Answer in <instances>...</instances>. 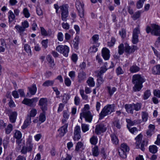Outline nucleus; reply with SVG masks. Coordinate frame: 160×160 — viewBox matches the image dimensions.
<instances>
[{"mask_svg":"<svg viewBox=\"0 0 160 160\" xmlns=\"http://www.w3.org/2000/svg\"><path fill=\"white\" fill-rule=\"evenodd\" d=\"M106 89L108 92L110 96H112L113 93L116 91L117 88L114 87L111 88L110 86H107Z\"/></svg>","mask_w":160,"mask_h":160,"instance_id":"aec40b11","label":"nucleus"},{"mask_svg":"<svg viewBox=\"0 0 160 160\" xmlns=\"http://www.w3.org/2000/svg\"><path fill=\"white\" fill-rule=\"evenodd\" d=\"M56 50L62 54L64 56L67 57L69 51V47L66 45H59L56 48Z\"/></svg>","mask_w":160,"mask_h":160,"instance_id":"39448f33","label":"nucleus"},{"mask_svg":"<svg viewBox=\"0 0 160 160\" xmlns=\"http://www.w3.org/2000/svg\"><path fill=\"white\" fill-rule=\"evenodd\" d=\"M80 93L82 99L83 100H87L88 99V96L84 94V90L82 89L80 90Z\"/></svg>","mask_w":160,"mask_h":160,"instance_id":"3c124183","label":"nucleus"},{"mask_svg":"<svg viewBox=\"0 0 160 160\" xmlns=\"http://www.w3.org/2000/svg\"><path fill=\"white\" fill-rule=\"evenodd\" d=\"M42 44L43 47L45 48H47L48 43V40L46 39V40H43L42 41Z\"/></svg>","mask_w":160,"mask_h":160,"instance_id":"69168bd1","label":"nucleus"},{"mask_svg":"<svg viewBox=\"0 0 160 160\" xmlns=\"http://www.w3.org/2000/svg\"><path fill=\"white\" fill-rule=\"evenodd\" d=\"M13 126L11 124H9L5 129V132L7 134H9L12 130Z\"/></svg>","mask_w":160,"mask_h":160,"instance_id":"a18cd8bd","label":"nucleus"},{"mask_svg":"<svg viewBox=\"0 0 160 160\" xmlns=\"http://www.w3.org/2000/svg\"><path fill=\"white\" fill-rule=\"evenodd\" d=\"M98 48L94 45L91 47L89 49V52L91 53H94L97 51Z\"/></svg>","mask_w":160,"mask_h":160,"instance_id":"774afa93","label":"nucleus"},{"mask_svg":"<svg viewBox=\"0 0 160 160\" xmlns=\"http://www.w3.org/2000/svg\"><path fill=\"white\" fill-rule=\"evenodd\" d=\"M87 82L90 87H92L95 85V82L93 80V78H89L87 80Z\"/></svg>","mask_w":160,"mask_h":160,"instance_id":"58836bf2","label":"nucleus"},{"mask_svg":"<svg viewBox=\"0 0 160 160\" xmlns=\"http://www.w3.org/2000/svg\"><path fill=\"white\" fill-rule=\"evenodd\" d=\"M151 95V92L150 90H146L144 93L143 98L144 100L147 99Z\"/></svg>","mask_w":160,"mask_h":160,"instance_id":"09e8293b","label":"nucleus"},{"mask_svg":"<svg viewBox=\"0 0 160 160\" xmlns=\"http://www.w3.org/2000/svg\"><path fill=\"white\" fill-rule=\"evenodd\" d=\"M125 108L127 112L132 114H133L134 109L132 103L126 104L125 106Z\"/></svg>","mask_w":160,"mask_h":160,"instance_id":"dca6fc26","label":"nucleus"},{"mask_svg":"<svg viewBox=\"0 0 160 160\" xmlns=\"http://www.w3.org/2000/svg\"><path fill=\"white\" fill-rule=\"evenodd\" d=\"M8 14L9 22L11 23L15 19V16L13 12L11 10L9 11Z\"/></svg>","mask_w":160,"mask_h":160,"instance_id":"b1692460","label":"nucleus"},{"mask_svg":"<svg viewBox=\"0 0 160 160\" xmlns=\"http://www.w3.org/2000/svg\"><path fill=\"white\" fill-rule=\"evenodd\" d=\"M64 82L66 86L69 87L71 85V81L68 78H65Z\"/></svg>","mask_w":160,"mask_h":160,"instance_id":"680f3d73","label":"nucleus"},{"mask_svg":"<svg viewBox=\"0 0 160 160\" xmlns=\"http://www.w3.org/2000/svg\"><path fill=\"white\" fill-rule=\"evenodd\" d=\"M78 81L80 82L81 81L86 78V74L83 71L78 73Z\"/></svg>","mask_w":160,"mask_h":160,"instance_id":"4be33fe9","label":"nucleus"},{"mask_svg":"<svg viewBox=\"0 0 160 160\" xmlns=\"http://www.w3.org/2000/svg\"><path fill=\"white\" fill-rule=\"evenodd\" d=\"M142 138V135L141 134H139L136 138V148H138L139 147V145L141 142V141Z\"/></svg>","mask_w":160,"mask_h":160,"instance_id":"c85d7f7f","label":"nucleus"},{"mask_svg":"<svg viewBox=\"0 0 160 160\" xmlns=\"http://www.w3.org/2000/svg\"><path fill=\"white\" fill-rule=\"evenodd\" d=\"M33 144L31 139L29 138L27 140L25 145L22 147L20 152L24 155H26L28 152H31L32 150Z\"/></svg>","mask_w":160,"mask_h":160,"instance_id":"7ed1b4c3","label":"nucleus"},{"mask_svg":"<svg viewBox=\"0 0 160 160\" xmlns=\"http://www.w3.org/2000/svg\"><path fill=\"white\" fill-rule=\"evenodd\" d=\"M61 11L62 20L64 21L67 20V18L68 15V6L67 4L63 5L60 7Z\"/></svg>","mask_w":160,"mask_h":160,"instance_id":"20e7f679","label":"nucleus"},{"mask_svg":"<svg viewBox=\"0 0 160 160\" xmlns=\"http://www.w3.org/2000/svg\"><path fill=\"white\" fill-rule=\"evenodd\" d=\"M111 138L112 142L113 144H118L119 141L116 136L115 134H111Z\"/></svg>","mask_w":160,"mask_h":160,"instance_id":"c9c22d12","label":"nucleus"},{"mask_svg":"<svg viewBox=\"0 0 160 160\" xmlns=\"http://www.w3.org/2000/svg\"><path fill=\"white\" fill-rule=\"evenodd\" d=\"M107 128L103 124H98L96 126L95 133L97 135L100 134L106 131Z\"/></svg>","mask_w":160,"mask_h":160,"instance_id":"1a4fd4ad","label":"nucleus"},{"mask_svg":"<svg viewBox=\"0 0 160 160\" xmlns=\"http://www.w3.org/2000/svg\"><path fill=\"white\" fill-rule=\"evenodd\" d=\"M37 113V110L35 108H32L30 111V115H28L30 118L34 117Z\"/></svg>","mask_w":160,"mask_h":160,"instance_id":"4d7b16f0","label":"nucleus"},{"mask_svg":"<svg viewBox=\"0 0 160 160\" xmlns=\"http://www.w3.org/2000/svg\"><path fill=\"white\" fill-rule=\"evenodd\" d=\"M142 12L141 10L138 11L136 12L132 16V18L134 21L136 20L139 19L141 17V14Z\"/></svg>","mask_w":160,"mask_h":160,"instance_id":"412c9836","label":"nucleus"},{"mask_svg":"<svg viewBox=\"0 0 160 160\" xmlns=\"http://www.w3.org/2000/svg\"><path fill=\"white\" fill-rule=\"evenodd\" d=\"M133 105L134 107V110L137 111L140 110L142 108V104L141 103L137 102L136 104L133 103Z\"/></svg>","mask_w":160,"mask_h":160,"instance_id":"72a5a7b5","label":"nucleus"},{"mask_svg":"<svg viewBox=\"0 0 160 160\" xmlns=\"http://www.w3.org/2000/svg\"><path fill=\"white\" fill-rule=\"evenodd\" d=\"M151 26L152 28V35L156 36L160 35V26L155 24H152Z\"/></svg>","mask_w":160,"mask_h":160,"instance_id":"9b49d317","label":"nucleus"},{"mask_svg":"<svg viewBox=\"0 0 160 160\" xmlns=\"http://www.w3.org/2000/svg\"><path fill=\"white\" fill-rule=\"evenodd\" d=\"M92 153L93 156L94 157H97L99 155V152L97 146H95L92 148Z\"/></svg>","mask_w":160,"mask_h":160,"instance_id":"cd10ccee","label":"nucleus"},{"mask_svg":"<svg viewBox=\"0 0 160 160\" xmlns=\"http://www.w3.org/2000/svg\"><path fill=\"white\" fill-rule=\"evenodd\" d=\"M24 50L28 53V55H31V50L29 45L28 44H25L24 47Z\"/></svg>","mask_w":160,"mask_h":160,"instance_id":"49530a36","label":"nucleus"},{"mask_svg":"<svg viewBox=\"0 0 160 160\" xmlns=\"http://www.w3.org/2000/svg\"><path fill=\"white\" fill-rule=\"evenodd\" d=\"M63 97L62 99V101L65 103H66L70 98V96L69 94L64 93L63 95Z\"/></svg>","mask_w":160,"mask_h":160,"instance_id":"de8ad7c7","label":"nucleus"},{"mask_svg":"<svg viewBox=\"0 0 160 160\" xmlns=\"http://www.w3.org/2000/svg\"><path fill=\"white\" fill-rule=\"evenodd\" d=\"M83 143L81 142H78L76 145L75 148V150L78 151L79 149L83 146Z\"/></svg>","mask_w":160,"mask_h":160,"instance_id":"e2e57ef3","label":"nucleus"},{"mask_svg":"<svg viewBox=\"0 0 160 160\" xmlns=\"http://www.w3.org/2000/svg\"><path fill=\"white\" fill-rule=\"evenodd\" d=\"M22 13L24 16V17L27 18L30 17V14L28 10L26 8L23 9L22 11Z\"/></svg>","mask_w":160,"mask_h":160,"instance_id":"79ce46f5","label":"nucleus"},{"mask_svg":"<svg viewBox=\"0 0 160 160\" xmlns=\"http://www.w3.org/2000/svg\"><path fill=\"white\" fill-rule=\"evenodd\" d=\"M146 134L147 136H151L154 133L155 127L154 125L151 124L149 125Z\"/></svg>","mask_w":160,"mask_h":160,"instance_id":"6ab92c4d","label":"nucleus"},{"mask_svg":"<svg viewBox=\"0 0 160 160\" xmlns=\"http://www.w3.org/2000/svg\"><path fill=\"white\" fill-rule=\"evenodd\" d=\"M142 118L143 122H146L148 119V113L146 111H143L141 112Z\"/></svg>","mask_w":160,"mask_h":160,"instance_id":"473e14b6","label":"nucleus"},{"mask_svg":"<svg viewBox=\"0 0 160 160\" xmlns=\"http://www.w3.org/2000/svg\"><path fill=\"white\" fill-rule=\"evenodd\" d=\"M81 128L82 131L83 132H85L88 131L89 126L84 123H82L81 124Z\"/></svg>","mask_w":160,"mask_h":160,"instance_id":"c03bdc74","label":"nucleus"},{"mask_svg":"<svg viewBox=\"0 0 160 160\" xmlns=\"http://www.w3.org/2000/svg\"><path fill=\"white\" fill-rule=\"evenodd\" d=\"M152 73L155 74H160V65L155 66L152 69Z\"/></svg>","mask_w":160,"mask_h":160,"instance_id":"393cba45","label":"nucleus"},{"mask_svg":"<svg viewBox=\"0 0 160 160\" xmlns=\"http://www.w3.org/2000/svg\"><path fill=\"white\" fill-rule=\"evenodd\" d=\"M68 124L65 123L64 125L61 127L58 130L59 132V134L61 137L64 136V134L67 132V128L68 127Z\"/></svg>","mask_w":160,"mask_h":160,"instance_id":"2eb2a0df","label":"nucleus"},{"mask_svg":"<svg viewBox=\"0 0 160 160\" xmlns=\"http://www.w3.org/2000/svg\"><path fill=\"white\" fill-rule=\"evenodd\" d=\"M38 98H34L32 99L25 98L22 102V103L31 107L35 106V103L37 101Z\"/></svg>","mask_w":160,"mask_h":160,"instance_id":"6e6552de","label":"nucleus"},{"mask_svg":"<svg viewBox=\"0 0 160 160\" xmlns=\"http://www.w3.org/2000/svg\"><path fill=\"white\" fill-rule=\"evenodd\" d=\"M92 116L90 111L85 110L83 112L80 113V118L82 119V117L85 118L86 121L90 122H91Z\"/></svg>","mask_w":160,"mask_h":160,"instance_id":"423d86ee","label":"nucleus"},{"mask_svg":"<svg viewBox=\"0 0 160 160\" xmlns=\"http://www.w3.org/2000/svg\"><path fill=\"white\" fill-rule=\"evenodd\" d=\"M17 115V113L15 112H12L10 113L9 118L10 121L11 122L14 123L15 122Z\"/></svg>","mask_w":160,"mask_h":160,"instance_id":"f3484780","label":"nucleus"},{"mask_svg":"<svg viewBox=\"0 0 160 160\" xmlns=\"http://www.w3.org/2000/svg\"><path fill=\"white\" fill-rule=\"evenodd\" d=\"M91 143L93 145H96L98 142V139L97 137L95 136H93L90 139Z\"/></svg>","mask_w":160,"mask_h":160,"instance_id":"603ef678","label":"nucleus"},{"mask_svg":"<svg viewBox=\"0 0 160 160\" xmlns=\"http://www.w3.org/2000/svg\"><path fill=\"white\" fill-rule=\"evenodd\" d=\"M125 51L124 46L122 43L118 47V52L120 55L122 54Z\"/></svg>","mask_w":160,"mask_h":160,"instance_id":"ea45409f","label":"nucleus"},{"mask_svg":"<svg viewBox=\"0 0 160 160\" xmlns=\"http://www.w3.org/2000/svg\"><path fill=\"white\" fill-rule=\"evenodd\" d=\"M38 105L42 112L47 111L48 109V100L47 98H40L39 101Z\"/></svg>","mask_w":160,"mask_h":160,"instance_id":"0eeeda50","label":"nucleus"},{"mask_svg":"<svg viewBox=\"0 0 160 160\" xmlns=\"http://www.w3.org/2000/svg\"><path fill=\"white\" fill-rule=\"evenodd\" d=\"M113 124L114 126H116L118 128L120 129L121 125L119 120L118 119H115L113 122Z\"/></svg>","mask_w":160,"mask_h":160,"instance_id":"4c0bfd02","label":"nucleus"},{"mask_svg":"<svg viewBox=\"0 0 160 160\" xmlns=\"http://www.w3.org/2000/svg\"><path fill=\"white\" fill-rule=\"evenodd\" d=\"M138 35H132V42L134 44H136L138 42Z\"/></svg>","mask_w":160,"mask_h":160,"instance_id":"5fc2aeb1","label":"nucleus"},{"mask_svg":"<svg viewBox=\"0 0 160 160\" xmlns=\"http://www.w3.org/2000/svg\"><path fill=\"white\" fill-rule=\"evenodd\" d=\"M137 49L138 48L137 46L135 45L130 46L128 43H125V51L128 54H130L133 52Z\"/></svg>","mask_w":160,"mask_h":160,"instance_id":"ddd939ff","label":"nucleus"},{"mask_svg":"<svg viewBox=\"0 0 160 160\" xmlns=\"http://www.w3.org/2000/svg\"><path fill=\"white\" fill-rule=\"evenodd\" d=\"M22 26L25 30V28L29 27V23L27 20H25L24 22H22Z\"/></svg>","mask_w":160,"mask_h":160,"instance_id":"0e129e2a","label":"nucleus"},{"mask_svg":"<svg viewBox=\"0 0 160 160\" xmlns=\"http://www.w3.org/2000/svg\"><path fill=\"white\" fill-rule=\"evenodd\" d=\"M31 122V118L28 115L27 118L25 120L23 125L22 127V129H24L30 125Z\"/></svg>","mask_w":160,"mask_h":160,"instance_id":"a211bd4d","label":"nucleus"},{"mask_svg":"<svg viewBox=\"0 0 160 160\" xmlns=\"http://www.w3.org/2000/svg\"><path fill=\"white\" fill-rule=\"evenodd\" d=\"M144 1L142 0H139L136 3V7L138 9H140L143 7Z\"/></svg>","mask_w":160,"mask_h":160,"instance_id":"8fccbe9b","label":"nucleus"},{"mask_svg":"<svg viewBox=\"0 0 160 160\" xmlns=\"http://www.w3.org/2000/svg\"><path fill=\"white\" fill-rule=\"evenodd\" d=\"M119 149L122 150V151H125L126 152H128L129 150V148L127 144L124 143L121 144V148Z\"/></svg>","mask_w":160,"mask_h":160,"instance_id":"a19ab883","label":"nucleus"},{"mask_svg":"<svg viewBox=\"0 0 160 160\" xmlns=\"http://www.w3.org/2000/svg\"><path fill=\"white\" fill-rule=\"evenodd\" d=\"M80 127L79 126H76L74 129L73 139L74 141H78L81 138Z\"/></svg>","mask_w":160,"mask_h":160,"instance_id":"9d476101","label":"nucleus"},{"mask_svg":"<svg viewBox=\"0 0 160 160\" xmlns=\"http://www.w3.org/2000/svg\"><path fill=\"white\" fill-rule=\"evenodd\" d=\"M102 56L105 60L109 59L110 56L109 50L106 48H103L102 51Z\"/></svg>","mask_w":160,"mask_h":160,"instance_id":"4468645a","label":"nucleus"},{"mask_svg":"<svg viewBox=\"0 0 160 160\" xmlns=\"http://www.w3.org/2000/svg\"><path fill=\"white\" fill-rule=\"evenodd\" d=\"M46 120L45 111L42 112L39 116V121L41 122H43Z\"/></svg>","mask_w":160,"mask_h":160,"instance_id":"37998d69","label":"nucleus"},{"mask_svg":"<svg viewBox=\"0 0 160 160\" xmlns=\"http://www.w3.org/2000/svg\"><path fill=\"white\" fill-rule=\"evenodd\" d=\"M107 69L105 67H102L99 71H97L95 72L98 76H101L107 70Z\"/></svg>","mask_w":160,"mask_h":160,"instance_id":"a878e982","label":"nucleus"},{"mask_svg":"<svg viewBox=\"0 0 160 160\" xmlns=\"http://www.w3.org/2000/svg\"><path fill=\"white\" fill-rule=\"evenodd\" d=\"M148 144V141L147 140H144L141 143V149L142 151H144L145 149L144 147L147 146Z\"/></svg>","mask_w":160,"mask_h":160,"instance_id":"6e6d98bb","label":"nucleus"},{"mask_svg":"<svg viewBox=\"0 0 160 160\" xmlns=\"http://www.w3.org/2000/svg\"><path fill=\"white\" fill-rule=\"evenodd\" d=\"M132 81L134 84L133 90L134 92H138L143 87L142 83L145 82V80L141 75L136 74L132 76Z\"/></svg>","mask_w":160,"mask_h":160,"instance_id":"f257e3e1","label":"nucleus"},{"mask_svg":"<svg viewBox=\"0 0 160 160\" xmlns=\"http://www.w3.org/2000/svg\"><path fill=\"white\" fill-rule=\"evenodd\" d=\"M149 151L152 153H155L158 151V148L155 145L150 146L149 148Z\"/></svg>","mask_w":160,"mask_h":160,"instance_id":"2f4dec72","label":"nucleus"},{"mask_svg":"<svg viewBox=\"0 0 160 160\" xmlns=\"http://www.w3.org/2000/svg\"><path fill=\"white\" fill-rule=\"evenodd\" d=\"M118 153L119 155L121 157L123 158H126L127 157L126 152L122 151V150L119 149L118 151Z\"/></svg>","mask_w":160,"mask_h":160,"instance_id":"bf43d9fd","label":"nucleus"},{"mask_svg":"<svg viewBox=\"0 0 160 160\" xmlns=\"http://www.w3.org/2000/svg\"><path fill=\"white\" fill-rule=\"evenodd\" d=\"M15 28L17 30V31L19 33L21 36L22 35V32L25 31L22 26H20L19 25H16L15 27Z\"/></svg>","mask_w":160,"mask_h":160,"instance_id":"bb28decb","label":"nucleus"},{"mask_svg":"<svg viewBox=\"0 0 160 160\" xmlns=\"http://www.w3.org/2000/svg\"><path fill=\"white\" fill-rule=\"evenodd\" d=\"M93 44L96 43L99 39V36L97 34H95L93 36L92 38Z\"/></svg>","mask_w":160,"mask_h":160,"instance_id":"13d9d810","label":"nucleus"},{"mask_svg":"<svg viewBox=\"0 0 160 160\" xmlns=\"http://www.w3.org/2000/svg\"><path fill=\"white\" fill-rule=\"evenodd\" d=\"M41 35L42 36H47L48 35V33L47 31L43 27H41Z\"/></svg>","mask_w":160,"mask_h":160,"instance_id":"338daca9","label":"nucleus"},{"mask_svg":"<svg viewBox=\"0 0 160 160\" xmlns=\"http://www.w3.org/2000/svg\"><path fill=\"white\" fill-rule=\"evenodd\" d=\"M140 30L138 27L135 28L133 31L132 35H138L140 33Z\"/></svg>","mask_w":160,"mask_h":160,"instance_id":"052dcab7","label":"nucleus"},{"mask_svg":"<svg viewBox=\"0 0 160 160\" xmlns=\"http://www.w3.org/2000/svg\"><path fill=\"white\" fill-rule=\"evenodd\" d=\"M54 82V80H47L43 83L42 86L44 87L52 86L53 85Z\"/></svg>","mask_w":160,"mask_h":160,"instance_id":"f704fd0d","label":"nucleus"},{"mask_svg":"<svg viewBox=\"0 0 160 160\" xmlns=\"http://www.w3.org/2000/svg\"><path fill=\"white\" fill-rule=\"evenodd\" d=\"M84 4L82 3L79 1H77L76 2V7L77 9L80 10L83 8Z\"/></svg>","mask_w":160,"mask_h":160,"instance_id":"e433bc0d","label":"nucleus"},{"mask_svg":"<svg viewBox=\"0 0 160 160\" xmlns=\"http://www.w3.org/2000/svg\"><path fill=\"white\" fill-rule=\"evenodd\" d=\"M47 59L48 61L50 64V66L53 68L55 65V64L54 62V60L52 58V57L50 55H48L47 57Z\"/></svg>","mask_w":160,"mask_h":160,"instance_id":"c756f323","label":"nucleus"},{"mask_svg":"<svg viewBox=\"0 0 160 160\" xmlns=\"http://www.w3.org/2000/svg\"><path fill=\"white\" fill-rule=\"evenodd\" d=\"M29 92L32 95H34L36 93L37 89L36 85L33 84L32 86L29 88Z\"/></svg>","mask_w":160,"mask_h":160,"instance_id":"7c9ffc66","label":"nucleus"},{"mask_svg":"<svg viewBox=\"0 0 160 160\" xmlns=\"http://www.w3.org/2000/svg\"><path fill=\"white\" fill-rule=\"evenodd\" d=\"M115 105L114 104H108L105 106L99 115V119H102L104 117L110 114L114 111Z\"/></svg>","mask_w":160,"mask_h":160,"instance_id":"f03ea898","label":"nucleus"},{"mask_svg":"<svg viewBox=\"0 0 160 160\" xmlns=\"http://www.w3.org/2000/svg\"><path fill=\"white\" fill-rule=\"evenodd\" d=\"M116 73L117 75L123 74L124 72L120 66L118 67L116 70Z\"/></svg>","mask_w":160,"mask_h":160,"instance_id":"864d4df0","label":"nucleus"},{"mask_svg":"<svg viewBox=\"0 0 160 160\" xmlns=\"http://www.w3.org/2000/svg\"><path fill=\"white\" fill-rule=\"evenodd\" d=\"M140 70V68L136 65L132 66L130 68L129 71L132 73L137 72Z\"/></svg>","mask_w":160,"mask_h":160,"instance_id":"5701e85b","label":"nucleus"},{"mask_svg":"<svg viewBox=\"0 0 160 160\" xmlns=\"http://www.w3.org/2000/svg\"><path fill=\"white\" fill-rule=\"evenodd\" d=\"M13 137L16 139V143L18 145V146H20V144L22 143V134L21 132L18 130H16L15 132L14 133Z\"/></svg>","mask_w":160,"mask_h":160,"instance_id":"f8f14e48","label":"nucleus"}]
</instances>
